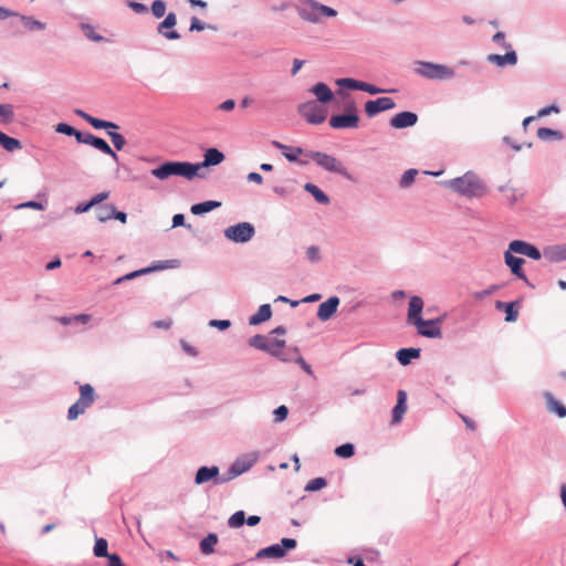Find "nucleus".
Returning a JSON list of instances; mask_svg holds the SVG:
<instances>
[{"instance_id":"c85d7f7f","label":"nucleus","mask_w":566,"mask_h":566,"mask_svg":"<svg viewBox=\"0 0 566 566\" xmlns=\"http://www.w3.org/2000/svg\"><path fill=\"white\" fill-rule=\"evenodd\" d=\"M221 206V202L219 201H213V200H209V201H205V202H200V203H196L191 207V212L193 214H202V213H206V212H209L218 207Z\"/></svg>"},{"instance_id":"864d4df0","label":"nucleus","mask_w":566,"mask_h":566,"mask_svg":"<svg viewBox=\"0 0 566 566\" xmlns=\"http://www.w3.org/2000/svg\"><path fill=\"white\" fill-rule=\"evenodd\" d=\"M206 28H211V29H214L213 27L211 25H206L203 22H201L198 18L193 17L191 18V24H190V28H189V31L193 32V31H202L205 30Z\"/></svg>"},{"instance_id":"412c9836","label":"nucleus","mask_w":566,"mask_h":566,"mask_svg":"<svg viewBox=\"0 0 566 566\" xmlns=\"http://www.w3.org/2000/svg\"><path fill=\"white\" fill-rule=\"evenodd\" d=\"M214 479V483H217V480H220L219 478V468L218 467H201L195 478V482L197 484L206 483L210 480Z\"/></svg>"},{"instance_id":"4468645a","label":"nucleus","mask_w":566,"mask_h":566,"mask_svg":"<svg viewBox=\"0 0 566 566\" xmlns=\"http://www.w3.org/2000/svg\"><path fill=\"white\" fill-rule=\"evenodd\" d=\"M396 107V104L390 97H379L375 101H368L365 104V112L369 117L375 116L376 114L389 111Z\"/></svg>"},{"instance_id":"8fccbe9b","label":"nucleus","mask_w":566,"mask_h":566,"mask_svg":"<svg viewBox=\"0 0 566 566\" xmlns=\"http://www.w3.org/2000/svg\"><path fill=\"white\" fill-rule=\"evenodd\" d=\"M55 130L61 134L74 136L75 138H76V134H78V130H76L75 128H73L72 126H70L69 124H65V123L57 124L55 126Z\"/></svg>"},{"instance_id":"6e6d98bb","label":"nucleus","mask_w":566,"mask_h":566,"mask_svg":"<svg viewBox=\"0 0 566 566\" xmlns=\"http://www.w3.org/2000/svg\"><path fill=\"white\" fill-rule=\"evenodd\" d=\"M293 360H295L302 369L307 373L308 375H313V370L311 366L303 359V357L300 355V350L297 349V355H294Z\"/></svg>"},{"instance_id":"20e7f679","label":"nucleus","mask_w":566,"mask_h":566,"mask_svg":"<svg viewBox=\"0 0 566 566\" xmlns=\"http://www.w3.org/2000/svg\"><path fill=\"white\" fill-rule=\"evenodd\" d=\"M306 156L313 159L321 168L329 172H335L344 176L347 179H352L350 174L347 171L343 163L328 154L321 151H308Z\"/></svg>"},{"instance_id":"b1692460","label":"nucleus","mask_w":566,"mask_h":566,"mask_svg":"<svg viewBox=\"0 0 566 566\" xmlns=\"http://www.w3.org/2000/svg\"><path fill=\"white\" fill-rule=\"evenodd\" d=\"M313 93L317 101L322 104H327L334 98V93L325 83H317L310 90Z\"/></svg>"},{"instance_id":"4d7b16f0","label":"nucleus","mask_w":566,"mask_h":566,"mask_svg":"<svg viewBox=\"0 0 566 566\" xmlns=\"http://www.w3.org/2000/svg\"><path fill=\"white\" fill-rule=\"evenodd\" d=\"M493 41L499 45L503 46L505 50H511L512 46L510 43L505 42V34L503 32H496L493 35Z\"/></svg>"},{"instance_id":"9b49d317","label":"nucleus","mask_w":566,"mask_h":566,"mask_svg":"<svg viewBox=\"0 0 566 566\" xmlns=\"http://www.w3.org/2000/svg\"><path fill=\"white\" fill-rule=\"evenodd\" d=\"M258 461V453H250L237 459L229 470V476L217 480V483H224L247 472Z\"/></svg>"},{"instance_id":"ddd939ff","label":"nucleus","mask_w":566,"mask_h":566,"mask_svg":"<svg viewBox=\"0 0 566 566\" xmlns=\"http://www.w3.org/2000/svg\"><path fill=\"white\" fill-rule=\"evenodd\" d=\"M443 317H438L436 319H428L424 321L422 318H419L418 321H415V326L418 331V334L424 337L430 338H440L442 336L441 332V323Z\"/></svg>"},{"instance_id":"c756f323","label":"nucleus","mask_w":566,"mask_h":566,"mask_svg":"<svg viewBox=\"0 0 566 566\" xmlns=\"http://www.w3.org/2000/svg\"><path fill=\"white\" fill-rule=\"evenodd\" d=\"M217 543H218V536L213 533L209 534L200 542L201 553L205 555L212 554L214 552V546Z\"/></svg>"},{"instance_id":"4be33fe9","label":"nucleus","mask_w":566,"mask_h":566,"mask_svg":"<svg viewBox=\"0 0 566 566\" xmlns=\"http://www.w3.org/2000/svg\"><path fill=\"white\" fill-rule=\"evenodd\" d=\"M224 159V155L218 150L217 148H209L205 153V159L202 163L193 164L195 166H198V171L208 166H216L222 163Z\"/></svg>"},{"instance_id":"6e6552de","label":"nucleus","mask_w":566,"mask_h":566,"mask_svg":"<svg viewBox=\"0 0 566 566\" xmlns=\"http://www.w3.org/2000/svg\"><path fill=\"white\" fill-rule=\"evenodd\" d=\"M297 111L302 117L313 125L324 123L327 117V109L324 106L318 105L315 101H308L301 104Z\"/></svg>"},{"instance_id":"a878e982","label":"nucleus","mask_w":566,"mask_h":566,"mask_svg":"<svg viewBox=\"0 0 566 566\" xmlns=\"http://www.w3.org/2000/svg\"><path fill=\"white\" fill-rule=\"evenodd\" d=\"M406 399H407L406 392L400 390L398 392L397 405L395 406L394 411H392V422L394 423L399 422L401 420L403 413L406 412V410H407Z\"/></svg>"},{"instance_id":"13d9d810","label":"nucleus","mask_w":566,"mask_h":566,"mask_svg":"<svg viewBox=\"0 0 566 566\" xmlns=\"http://www.w3.org/2000/svg\"><path fill=\"white\" fill-rule=\"evenodd\" d=\"M96 136H94L93 134H82L81 132H78V134H76V140L78 143H82V144H86V145H93V140L95 139Z\"/></svg>"},{"instance_id":"e2e57ef3","label":"nucleus","mask_w":566,"mask_h":566,"mask_svg":"<svg viewBox=\"0 0 566 566\" xmlns=\"http://www.w3.org/2000/svg\"><path fill=\"white\" fill-rule=\"evenodd\" d=\"M109 197V192L108 191H104V192H99L97 195H95L91 201L92 203L95 206H98L99 203H102L103 201H105L106 199H108Z\"/></svg>"},{"instance_id":"5fc2aeb1","label":"nucleus","mask_w":566,"mask_h":566,"mask_svg":"<svg viewBox=\"0 0 566 566\" xmlns=\"http://www.w3.org/2000/svg\"><path fill=\"white\" fill-rule=\"evenodd\" d=\"M287 415H289V409L284 405L277 407L274 410V417H275L276 422H281V421L285 420Z\"/></svg>"},{"instance_id":"5701e85b","label":"nucleus","mask_w":566,"mask_h":566,"mask_svg":"<svg viewBox=\"0 0 566 566\" xmlns=\"http://www.w3.org/2000/svg\"><path fill=\"white\" fill-rule=\"evenodd\" d=\"M423 310V301L419 296H412L409 301L408 306V323L415 324V321H418L421 317V312Z\"/></svg>"},{"instance_id":"3c124183","label":"nucleus","mask_w":566,"mask_h":566,"mask_svg":"<svg viewBox=\"0 0 566 566\" xmlns=\"http://www.w3.org/2000/svg\"><path fill=\"white\" fill-rule=\"evenodd\" d=\"M551 259L553 261L566 260V245L557 247L551 252Z\"/></svg>"},{"instance_id":"79ce46f5","label":"nucleus","mask_w":566,"mask_h":566,"mask_svg":"<svg viewBox=\"0 0 566 566\" xmlns=\"http://www.w3.org/2000/svg\"><path fill=\"white\" fill-rule=\"evenodd\" d=\"M418 175V170L417 169H409L407 171L403 172L400 181H399V185L401 188H407L409 187L410 185H412V182L415 181V178L416 176Z\"/></svg>"},{"instance_id":"f257e3e1","label":"nucleus","mask_w":566,"mask_h":566,"mask_svg":"<svg viewBox=\"0 0 566 566\" xmlns=\"http://www.w3.org/2000/svg\"><path fill=\"white\" fill-rule=\"evenodd\" d=\"M447 187L465 197H482L486 186L474 172L468 171L462 177L446 182Z\"/></svg>"},{"instance_id":"f704fd0d","label":"nucleus","mask_w":566,"mask_h":566,"mask_svg":"<svg viewBox=\"0 0 566 566\" xmlns=\"http://www.w3.org/2000/svg\"><path fill=\"white\" fill-rule=\"evenodd\" d=\"M114 205H102L96 208V217L98 221L106 222L111 219H113L114 216Z\"/></svg>"},{"instance_id":"2f4dec72","label":"nucleus","mask_w":566,"mask_h":566,"mask_svg":"<svg viewBox=\"0 0 566 566\" xmlns=\"http://www.w3.org/2000/svg\"><path fill=\"white\" fill-rule=\"evenodd\" d=\"M304 189L310 192L317 202L327 205L329 202V198L314 184L307 182L304 186Z\"/></svg>"},{"instance_id":"a211bd4d","label":"nucleus","mask_w":566,"mask_h":566,"mask_svg":"<svg viewBox=\"0 0 566 566\" xmlns=\"http://www.w3.org/2000/svg\"><path fill=\"white\" fill-rule=\"evenodd\" d=\"M505 264L511 269L512 273L516 275L518 279L526 281V275L522 269L524 264V260L513 255V252L510 249L504 253Z\"/></svg>"},{"instance_id":"0e129e2a","label":"nucleus","mask_w":566,"mask_h":566,"mask_svg":"<svg viewBox=\"0 0 566 566\" xmlns=\"http://www.w3.org/2000/svg\"><path fill=\"white\" fill-rule=\"evenodd\" d=\"M304 150L300 147L293 149L292 153L284 151V156L289 161H297V156L302 155Z\"/></svg>"},{"instance_id":"473e14b6","label":"nucleus","mask_w":566,"mask_h":566,"mask_svg":"<svg viewBox=\"0 0 566 566\" xmlns=\"http://www.w3.org/2000/svg\"><path fill=\"white\" fill-rule=\"evenodd\" d=\"M92 146L94 148H96L97 150L111 156L115 161L118 160L117 154L111 148V146L103 138H99L96 136L95 139L93 140Z\"/></svg>"},{"instance_id":"603ef678","label":"nucleus","mask_w":566,"mask_h":566,"mask_svg":"<svg viewBox=\"0 0 566 566\" xmlns=\"http://www.w3.org/2000/svg\"><path fill=\"white\" fill-rule=\"evenodd\" d=\"M558 135H559V134H558V132L553 130V129H551V128H546V127H541V128H538V130H537V137H538L539 139H544V140H545V139H548V138H551V137L558 136Z\"/></svg>"},{"instance_id":"a18cd8bd","label":"nucleus","mask_w":566,"mask_h":566,"mask_svg":"<svg viewBox=\"0 0 566 566\" xmlns=\"http://www.w3.org/2000/svg\"><path fill=\"white\" fill-rule=\"evenodd\" d=\"M326 480L324 478H315L311 480L306 486L305 490L310 492L318 491L326 486Z\"/></svg>"},{"instance_id":"37998d69","label":"nucleus","mask_w":566,"mask_h":566,"mask_svg":"<svg viewBox=\"0 0 566 566\" xmlns=\"http://www.w3.org/2000/svg\"><path fill=\"white\" fill-rule=\"evenodd\" d=\"M21 20L23 22V25L25 29L33 31V30H43L45 28V24L41 21L34 20L29 17H21Z\"/></svg>"},{"instance_id":"423d86ee","label":"nucleus","mask_w":566,"mask_h":566,"mask_svg":"<svg viewBox=\"0 0 566 566\" xmlns=\"http://www.w3.org/2000/svg\"><path fill=\"white\" fill-rule=\"evenodd\" d=\"M416 72L430 80H447L454 76V71L447 65L422 61L417 63Z\"/></svg>"},{"instance_id":"dca6fc26","label":"nucleus","mask_w":566,"mask_h":566,"mask_svg":"<svg viewBox=\"0 0 566 566\" xmlns=\"http://www.w3.org/2000/svg\"><path fill=\"white\" fill-rule=\"evenodd\" d=\"M417 122L418 115L416 113L401 112L391 117L390 125L396 129H402L416 125Z\"/></svg>"},{"instance_id":"6ab92c4d","label":"nucleus","mask_w":566,"mask_h":566,"mask_svg":"<svg viewBox=\"0 0 566 566\" xmlns=\"http://www.w3.org/2000/svg\"><path fill=\"white\" fill-rule=\"evenodd\" d=\"M177 24V17L174 12L167 14L165 20L158 25V33L163 34L168 40H178L180 34L177 31H166Z\"/></svg>"},{"instance_id":"58836bf2","label":"nucleus","mask_w":566,"mask_h":566,"mask_svg":"<svg viewBox=\"0 0 566 566\" xmlns=\"http://www.w3.org/2000/svg\"><path fill=\"white\" fill-rule=\"evenodd\" d=\"M107 135L109 136L114 147L117 150H122L125 147L126 139H125V137L122 134H118V133L113 132V130H107Z\"/></svg>"},{"instance_id":"680f3d73","label":"nucleus","mask_w":566,"mask_h":566,"mask_svg":"<svg viewBox=\"0 0 566 566\" xmlns=\"http://www.w3.org/2000/svg\"><path fill=\"white\" fill-rule=\"evenodd\" d=\"M30 208L34 210H44V206L38 201H27L17 206V209Z\"/></svg>"},{"instance_id":"09e8293b","label":"nucleus","mask_w":566,"mask_h":566,"mask_svg":"<svg viewBox=\"0 0 566 566\" xmlns=\"http://www.w3.org/2000/svg\"><path fill=\"white\" fill-rule=\"evenodd\" d=\"M151 12L156 18H161L166 12V3L163 0H156L151 4Z\"/></svg>"},{"instance_id":"72a5a7b5","label":"nucleus","mask_w":566,"mask_h":566,"mask_svg":"<svg viewBox=\"0 0 566 566\" xmlns=\"http://www.w3.org/2000/svg\"><path fill=\"white\" fill-rule=\"evenodd\" d=\"M548 409L553 412H556L559 417H566V407L562 405L559 401H557L553 395L546 394L545 395Z\"/></svg>"},{"instance_id":"f03ea898","label":"nucleus","mask_w":566,"mask_h":566,"mask_svg":"<svg viewBox=\"0 0 566 566\" xmlns=\"http://www.w3.org/2000/svg\"><path fill=\"white\" fill-rule=\"evenodd\" d=\"M151 175L159 180H166L172 176L193 179L198 176V166L187 161H166L151 170Z\"/></svg>"},{"instance_id":"aec40b11","label":"nucleus","mask_w":566,"mask_h":566,"mask_svg":"<svg viewBox=\"0 0 566 566\" xmlns=\"http://www.w3.org/2000/svg\"><path fill=\"white\" fill-rule=\"evenodd\" d=\"M488 61L496 66L503 67L505 65H515L517 63V55L515 51L507 50L504 55L500 54H490L488 55Z\"/></svg>"},{"instance_id":"e433bc0d","label":"nucleus","mask_w":566,"mask_h":566,"mask_svg":"<svg viewBox=\"0 0 566 566\" xmlns=\"http://www.w3.org/2000/svg\"><path fill=\"white\" fill-rule=\"evenodd\" d=\"M249 345L266 353L268 337L261 334L254 335L249 339Z\"/></svg>"},{"instance_id":"de8ad7c7","label":"nucleus","mask_w":566,"mask_h":566,"mask_svg":"<svg viewBox=\"0 0 566 566\" xmlns=\"http://www.w3.org/2000/svg\"><path fill=\"white\" fill-rule=\"evenodd\" d=\"M336 84L342 86V87H347V88H350V90H359L360 81L345 77V78L337 80Z\"/></svg>"},{"instance_id":"052dcab7","label":"nucleus","mask_w":566,"mask_h":566,"mask_svg":"<svg viewBox=\"0 0 566 566\" xmlns=\"http://www.w3.org/2000/svg\"><path fill=\"white\" fill-rule=\"evenodd\" d=\"M306 256L310 261L316 262L319 260V249L317 247H310L306 250Z\"/></svg>"},{"instance_id":"774afa93","label":"nucleus","mask_w":566,"mask_h":566,"mask_svg":"<svg viewBox=\"0 0 566 566\" xmlns=\"http://www.w3.org/2000/svg\"><path fill=\"white\" fill-rule=\"evenodd\" d=\"M128 6L136 13H146L148 11L147 7L139 2H129Z\"/></svg>"},{"instance_id":"cd10ccee","label":"nucleus","mask_w":566,"mask_h":566,"mask_svg":"<svg viewBox=\"0 0 566 566\" xmlns=\"http://www.w3.org/2000/svg\"><path fill=\"white\" fill-rule=\"evenodd\" d=\"M0 145L8 151H14L22 148L20 140L9 137L0 130Z\"/></svg>"},{"instance_id":"ea45409f","label":"nucleus","mask_w":566,"mask_h":566,"mask_svg":"<svg viewBox=\"0 0 566 566\" xmlns=\"http://www.w3.org/2000/svg\"><path fill=\"white\" fill-rule=\"evenodd\" d=\"M81 28L87 39L95 41V42H101L104 40V38L102 35L96 33L94 27H92L91 24L83 23L81 25Z\"/></svg>"},{"instance_id":"7c9ffc66","label":"nucleus","mask_w":566,"mask_h":566,"mask_svg":"<svg viewBox=\"0 0 566 566\" xmlns=\"http://www.w3.org/2000/svg\"><path fill=\"white\" fill-rule=\"evenodd\" d=\"M514 306H515V303H503L500 301L496 302V308L504 310V312L506 314V317H505L506 322H515L517 319L518 312Z\"/></svg>"},{"instance_id":"c9c22d12","label":"nucleus","mask_w":566,"mask_h":566,"mask_svg":"<svg viewBox=\"0 0 566 566\" xmlns=\"http://www.w3.org/2000/svg\"><path fill=\"white\" fill-rule=\"evenodd\" d=\"M108 543L105 538H96L95 545H94V555L96 557H107L111 554L107 552Z\"/></svg>"},{"instance_id":"49530a36","label":"nucleus","mask_w":566,"mask_h":566,"mask_svg":"<svg viewBox=\"0 0 566 566\" xmlns=\"http://www.w3.org/2000/svg\"><path fill=\"white\" fill-rule=\"evenodd\" d=\"M153 269L151 268H146V269H142V270H137V271H134V272H130L124 276H120L118 277L114 284L117 285V284H120L122 282L124 281H127V280H132V279H135L139 275H143V274H146V273H149Z\"/></svg>"},{"instance_id":"c03bdc74","label":"nucleus","mask_w":566,"mask_h":566,"mask_svg":"<svg viewBox=\"0 0 566 566\" xmlns=\"http://www.w3.org/2000/svg\"><path fill=\"white\" fill-rule=\"evenodd\" d=\"M13 119V108L10 104L0 105V120L10 123Z\"/></svg>"},{"instance_id":"39448f33","label":"nucleus","mask_w":566,"mask_h":566,"mask_svg":"<svg viewBox=\"0 0 566 566\" xmlns=\"http://www.w3.org/2000/svg\"><path fill=\"white\" fill-rule=\"evenodd\" d=\"M95 400V390L90 384L80 386V398L73 403L67 411V419L75 420L78 416L83 415Z\"/></svg>"},{"instance_id":"bf43d9fd","label":"nucleus","mask_w":566,"mask_h":566,"mask_svg":"<svg viewBox=\"0 0 566 566\" xmlns=\"http://www.w3.org/2000/svg\"><path fill=\"white\" fill-rule=\"evenodd\" d=\"M359 91H364V92H367L369 94H378V93L384 92V90L378 88L375 85H371L369 83L361 82V81H360Z\"/></svg>"},{"instance_id":"f8f14e48","label":"nucleus","mask_w":566,"mask_h":566,"mask_svg":"<svg viewBox=\"0 0 566 566\" xmlns=\"http://www.w3.org/2000/svg\"><path fill=\"white\" fill-rule=\"evenodd\" d=\"M296 547V541L293 538H283L281 544H274L260 549L256 553V558H281L285 555L286 549Z\"/></svg>"},{"instance_id":"9d476101","label":"nucleus","mask_w":566,"mask_h":566,"mask_svg":"<svg viewBox=\"0 0 566 566\" xmlns=\"http://www.w3.org/2000/svg\"><path fill=\"white\" fill-rule=\"evenodd\" d=\"M286 342L284 339L268 338L266 353L271 356L282 360L292 361L294 355H297V347L285 348Z\"/></svg>"},{"instance_id":"f3484780","label":"nucleus","mask_w":566,"mask_h":566,"mask_svg":"<svg viewBox=\"0 0 566 566\" xmlns=\"http://www.w3.org/2000/svg\"><path fill=\"white\" fill-rule=\"evenodd\" d=\"M339 305V298L337 296H332L327 301L319 304L317 310V317L325 322L329 319L337 311Z\"/></svg>"},{"instance_id":"69168bd1","label":"nucleus","mask_w":566,"mask_h":566,"mask_svg":"<svg viewBox=\"0 0 566 566\" xmlns=\"http://www.w3.org/2000/svg\"><path fill=\"white\" fill-rule=\"evenodd\" d=\"M209 324L221 331L227 329L231 325L230 321L227 319H212Z\"/></svg>"},{"instance_id":"4c0bfd02","label":"nucleus","mask_w":566,"mask_h":566,"mask_svg":"<svg viewBox=\"0 0 566 566\" xmlns=\"http://www.w3.org/2000/svg\"><path fill=\"white\" fill-rule=\"evenodd\" d=\"M355 453V448L352 443H344L335 449V454L339 458H350Z\"/></svg>"},{"instance_id":"2eb2a0df","label":"nucleus","mask_w":566,"mask_h":566,"mask_svg":"<svg viewBox=\"0 0 566 566\" xmlns=\"http://www.w3.org/2000/svg\"><path fill=\"white\" fill-rule=\"evenodd\" d=\"M509 249L510 251H512L513 253H518V254H523V255H526L533 260H539L542 254L539 252V250L525 242V241H522V240H514L512 241L510 244H509Z\"/></svg>"},{"instance_id":"0eeeda50","label":"nucleus","mask_w":566,"mask_h":566,"mask_svg":"<svg viewBox=\"0 0 566 566\" xmlns=\"http://www.w3.org/2000/svg\"><path fill=\"white\" fill-rule=\"evenodd\" d=\"M346 114L333 115L329 118L331 127L335 129H344V128H357L359 124V117L357 115V109L355 104L348 103L345 107Z\"/></svg>"},{"instance_id":"bb28decb","label":"nucleus","mask_w":566,"mask_h":566,"mask_svg":"<svg viewBox=\"0 0 566 566\" xmlns=\"http://www.w3.org/2000/svg\"><path fill=\"white\" fill-rule=\"evenodd\" d=\"M420 355L418 348H402L397 352V359L401 365H408L412 358H417Z\"/></svg>"},{"instance_id":"1a4fd4ad","label":"nucleus","mask_w":566,"mask_h":566,"mask_svg":"<svg viewBox=\"0 0 566 566\" xmlns=\"http://www.w3.org/2000/svg\"><path fill=\"white\" fill-rule=\"evenodd\" d=\"M255 233L254 227L249 222H240L228 227L224 230V237L235 243H245L250 241Z\"/></svg>"},{"instance_id":"a19ab883","label":"nucleus","mask_w":566,"mask_h":566,"mask_svg":"<svg viewBox=\"0 0 566 566\" xmlns=\"http://www.w3.org/2000/svg\"><path fill=\"white\" fill-rule=\"evenodd\" d=\"M244 522H245V514L243 511L235 512L228 520V524L232 528H238V527L242 526Z\"/></svg>"},{"instance_id":"7ed1b4c3","label":"nucleus","mask_w":566,"mask_h":566,"mask_svg":"<svg viewBox=\"0 0 566 566\" xmlns=\"http://www.w3.org/2000/svg\"><path fill=\"white\" fill-rule=\"evenodd\" d=\"M297 12L302 19L312 23H318L322 17L334 18L337 15L336 10L314 0H300Z\"/></svg>"},{"instance_id":"393cba45","label":"nucleus","mask_w":566,"mask_h":566,"mask_svg":"<svg viewBox=\"0 0 566 566\" xmlns=\"http://www.w3.org/2000/svg\"><path fill=\"white\" fill-rule=\"evenodd\" d=\"M272 316V310L270 304H263L259 307L258 312L252 315L249 319L250 325H258L261 324L268 319H270Z\"/></svg>"},{"instance_id":"338daca9","label":"nucleus","mask_w":566,"mask_h":566,"mask_svg":"<svg viewBox=\"0 0 566 566\" xmlns=\"http://www.w3.org/2000/svg\"><path fill=\"white\" fill-rule=\"evenodd\" d=\"M107 559H108L107 566H125L123 564L120 556L117 554H111L109 556H107Z\"/></svg>"}]
</instances>
